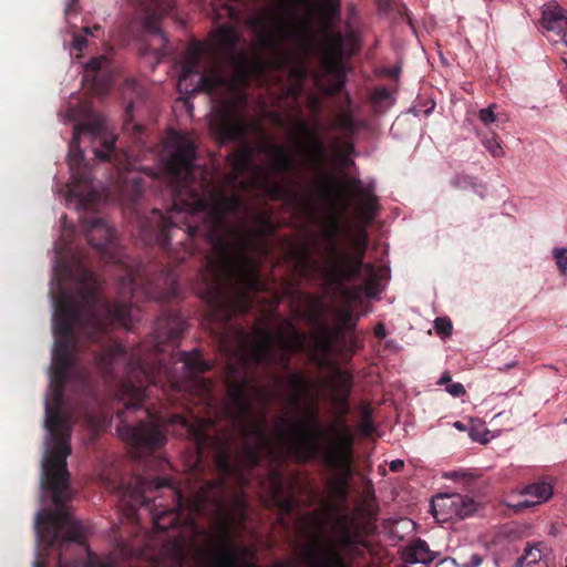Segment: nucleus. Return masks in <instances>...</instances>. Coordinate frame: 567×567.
<instances>
[{
  "mask_svg": "<svg viewBox=\"0 0 567 567\" xmlns=\"http://www.w3.org/2000/svg\"><path fill=\"white\" fill-rule=\"evenodd\" d=\"M138 276L136 270H128L120 281L121 289L127 291L122 292L121 300L112 302L102 293L100 280L80 256L73 257L70 262L62 259L56 261L53 278L56 291H51L54 305V348L50 374L52 404H45V427L54 444L43 460L41 480L42 487L51 492L55 508L42 509L35 516L38 538L48 548L56 546L58 550H90L85 544L84 526L66 509L70 497L66 457L71 454V432L68 420L61 413L64 389L72 374L81 390L89 386V371H78L75 368L81 339L91 343L90 358L105 378L113 375L117 361H126L127 379L121 384L124 409L116 413V432L135 451L150 453L166 443L162 417L143 405L151 386L161 385L163 393L168 395L164 389L168 384L172 391L182 396L194 389L198 402L212 406L213 382L198 377L209 371L212 365L197 349L177 351L171 355L174 365L182 364L181 373L165 362V347L176 344L186 329V322L178 311L163 310L150 340L130 355L121 343L111 338L112 326L131 329L134 324L135 310L126 297L133 296Z\"/></svg>",
  "mask_w": 567,
  "mask_h": 567,
  "instance_id": "f257e3e1",
  "label": "nucleus"
},
{
  "mask_svg": "<svg viewBox=\"0 0 567 567\" xmlns=\"http://www.w3.org/2000/svg\"><path fill=\"white\" fill-rule=\"evenodd\" d=\"M83 135L92 137L99 159L116 167L121 198L136 215L137 234L144 245L158 246L176 264L198 252L200 299L219 318L247 311L251 297L266 290L259 264L249 252H268L267 238L276 231L271 217L260 213L255 216L254 228L235 229L228 217H237L247 209L243 197L237 193L226 195L206 169L194 164L196 147L183 135L174 136L171 154L164 162L172 207L165 214L153 208L150 214L140 215L145 184L136 172L133 154L116 147V136L100 116L75 124L69 146L71 178L66 185L68 195L84 206L96 202L97 192L93 186L92 169L80 150Z\"/></svg>",
  "mask_w": 567,
  "mask_h": 567,
  "instance_id": "f03ea898",
  "label": "nucleus"
},
{
  "mask_svg": "<svg viewBox=\"0 0 567 567\" xmlns=\"http://www.w3.org/2000/svg\"><path fill=\"white\" fill-rule=\"evenodd\" d=\"M254 297L247 311H236L227 319L215 316L213 308L207 306V319L223 328V331L218 332V342L226 359L225 386L230 403V408L223 412L227 414L229 425L210 434L209 429L215 426V420L209 416L203 419L192 412L189 416L174 414L169 420L172 424H179L186 431L187 436L194 442L198 458L206 452L212 454L215 468L220 476L216 485L220 488L228 477L241 480L245 470L257 467L264 454L270 457L276 455L274 442L266 429L265 414H252L249 390L256 383V370L259 367L269 369L277 365L288 371V403L293 410H299L306 399L309 401L298 421L284 420L288 427H277L278 437L280 430L289 431L293 424L307 420L308 406H315L318 411L309 379L301 372L290 371L291 354L305 349L303 332L289 323L288 336L282 332L275 334L268 329H260L251 336L244 328L229 323L234 316L249 312Z\"/></svg>",
  "mask_w": 567,
  "mask_h": 567,
  "instance_id": "7ed1b4c3",
  "label": "nucleus"
},
{
  "mask_svg": "<svg viewBox=\"0 0 567 567\" xmlns=\"http://www.w3.org/2000/svg\"><path fill=\"white\" fill-rule=\"evenodd\" d=\"M240 74L226 76L219 71H213L209 76L200 78L199 89L217 94V107L213 110L209 121L212 132L221 142H234L240 147L231 152L228 164L231 168L225 177V184L234 188L248 189L251 184H258L268 176L264 166L255 163L256 154H266L274 173L288 177L296 172L295 158L285 146L261 141L251 144L248 136L251 133L265 137L260 123L249 120L244 111L247 103V95L238 90Z\"/></svg>",
  "mask_w": 567,
  "mask_h": 567,
  "instance_id": "20e7f679",
  "label": "nucleus"
},
{
  "mask_svg": "<svg viewBox=\"0 0 567 567\" xmlns=\"http://www.w3.org/2000/svg\"><path fill=\"white\" fill-rule=\"evenodd\" d=\"M327 436L315 406L307 408V420L296 423L289 431H279V441L301 462L320 457L322 463L338 473L329 482L333 497L344 502L349 495V483L352 475L353 434L348 425H342L338 437L329 442L322 450L320 443Z\"/></svg>",
  "mask_w": 567,
  "mask_h": 567,
  "instance_id": "39448f33",
  "label": "nucleus"
},
{
  "mask_svg": "<svg viewBox=\"0 0 567 567\" xmlns=\"http://www.w3.org/2000/svg\"><path fill=\"white\" fill-rule=\"evenodd\" d=\"M239 42L237 31L230 25H220L210 33V54L216 61L205 74L199 73V61L202 56V47L196 44L188 53L187 58L182 63V72L178 78V90L182 91L185 85V92H188V86L193 85V79L197 76L195 85L192 87L193 93L204 92L208 94L216 110L218 101L217 90L209 93L199 89L200 78L209 76L213 71H219L226 76H236L240 74V82L238 90H243L248 82V73L246 68V56L244 53H236V48Z\"/></svg>",
  "mask_w": 567,
  "mask_h": 567,
  "instance_id": "423d86ee",
  "label": "nucleus"
},
{
  "mask_svg": "<svg viewBox=\"0 0 567 567\" xmlns=\"http://www.w3.org/2000/svg\"><path fill=\"white\" fill-rule=\"evenodd\" d=\"M336 538L316 534L305 545L302 558L307 567H367L369 544L361 538L353 517H336Z\"/></svg>",
  "mask_w": 567,
  "mask_h": 567,
  "instance_id": "0eeeda50",
  "label": "nucleus"
},
{
  "mask_svg": "<svg viewBox=\"0 0 567 567\" xmlns=\"http://www.w3.org/2000/svg\"><path fill=\"white\" fill-rule=\"evenodd\" d=\"M120 489L130 516L142 506L152 515L154 528L158 532H165L178 524V507L182 506L183 495L172 488L166 480H147L135 475L128 485H121Z\"/></svg>",
  "mask_w": 567,
  "mask_h": 567,
  "instance_id": "6e6552de",
  "label": "nucleus"
},
{
  "mask_svg": "<svg viewBox=\"0 0 567 567\" xmlns=\"http://www.w3.org/2000/svg\"><path fill=\"white\" fill-rule=\"evenodd\" d=\"M367 245V236L362 234L357 240L358 249L351 256L347 252L339 254L336 244H331V260L323 269L324 277L330 286L342 289L346 282L353 281L361 276Z\"/></svg>",
  "mask_w": 567,
  "mask_h": 567,
  "instance_id": "1a4fd4ad",
  "label": "nucleus"
},
{
  "mask_svg": "<svg viewBox=\"0 0 567 567\" xmlns=\"http://www.w3.org/2000/svg\"><path fill=\"white\" fill-rule=\"evenodd\" d=\"M203 558L210 567H239L240 557L231 543V526L224 519L216 529L214 539H209L202 550Z\"/></svg>",
  "mask_w": 567,
  "mask_h": 567,
  "instance_id": "9d476101",
  "label": "nucleus"
},
{
  "mask_svg": "<svg viewBox=\"0 0 567 567\" xmlns=\"http://www.w3.org/2000/svg\"><path fill=\"white\" fill-rule=\"evenodd\" d=\"M89 244L105 262H120L115 233L103 218L91 216L81 220Z\"/></svg>",
  "mask_w": 567,
  "mask_h": 567,
  "instance_id": "9b49d317",
  "label": "nucleus"
},
{
  "mask_svg": "<svg viewBox=\"0 0 567 567\" xmlns=\"http://www.w3.org/2000/svg\"><path fill=\"white\" fill-rule=\"evenodd\" d=\"M319 193L327 200H332L336 193L342 197L344 195L363 197L359 205V213L367 223L373 221L379 207L377 197L362 187L359 178H352L348 185L339 186L332 177L324 175L319 185Z\"/></svg>",
  "mask_w": 567,
  "mask_h": 567,
  "instance_id": "f8f14e48",
  "label": "nucleus"
},
{
  "mask_svg": "<svg viewBox=\"0 0 567 567\" xmlns=\"http://www.w3.org/2000/svg\"><path fill=\"white\" fill-rule=\"evenodd\" d=\"M247 23L257 34L260 47L266 49H277L287 32L285 19L271 8L251 17Z\"/></svg>",
  "mask_w": 567,
  "mask_h": 567,
  "instance_id": "ddd939ff",
  "label": "nucleus"
},
{
  "mask_svg": "<svg viewBox=\"0 0 567 567\" xmlns=\"http://www.w3.org/2000/svg\"><path fill=\"white\" fill-rule=\"evenodd\" d=\"M261 488L266 495L267 504L281 514L288 515L297 506L293 496V484L286 480L278 467L269 470L266 478L261 482Z\"/></svg>",
  "mask_w": 567,
  "mask_h": 567,
  "instance_id": "4468645a",
  "label": "nucleus"
},
{
  "mask_svg": "<svg viewBox=\"0 0 567 567\" xmlns=\"http://www.w3.org/2000/svg\"><path fill=\"white\" fill-rule=\"evenodd\" d=\"M291 137L297 146L301 147L302 155L308 164L321 172L326 159V146L317 134L303 118H296L290 130Z\"/></svg>",
  "mask_w": 567,
  "mask_h": 567,
  "instance_id": "2eb2a0df",
  "label": "nucleus"
},
{
  "mask_svg": "<svg viewBox=\"0 0 567 567\" xmlns=\"http://www.w3.org/2000/svg\"><path fill=\"white\" fill-rule=\"evenodd\" d=\"M477 506L473 497L458 493L440 495L432 501L433 515L439 520L468 517L476 512Z\"/></svg>",
  "mask_w": 567,
  "mask_h": 567,
  "instance_id": "dca6fc26",
  "label": "nucleus"
},
{
  "mask_svg": "<svg viewBox=\"0 0 567 567\" xmlns=\"http://www.w3.org/2000/svg\"><path fill=\"white\" fill-rule=\"evenodd\" d=\"M351 389L352 381L351 377L348 374L339 373L336 380L330 384V401L339 419V426L336 427L334 425H331L330 427L334 434L332 441L338 437V434L340 433L342 425H347L343 419L346 415H348L350 411L349 398ZM329 442H331V440Z\"/></svg>",
  "mask_w": 567,
  "mask_h": 567,
  "instance_id": "f3484780",
  "label": "nucleus"
},
{
  "mask_svg": "<svg viewBox=\"0 0 567 567\" xmlns=\"http://www.w3.org/2000/svg\"><path fill=\"white\" fill-rule=\"evenodd\" d=\"M145 295L148 299L166 302L179 298V286L174 270L162 269L156 282H147Z\"/></svg>",
  "mask_w": 567,
  "mask_h": 567,
  "instance_id": "a211bd4d",
  "label": "nucleus"
},
{
  "mask_svg": "<svg viewBox=\"0 0 567 567\" xmlns=\"http://www.w3.org/2000/svg\"><path fill=\"white\" fill-rule=\"evenodd\" d=\"M344 39L340 32L333 33L328 39L322 54V64L330 74L343 73Z\"/></svg>",
  "mask_w": 567,
  "mask_h": 567,
  "instance_id": "6ab92c4d",
  "label": "nucleus"
},
{
  "mask_svg": "<svg viewBox=\"0 0 567 567\" xmlns=\"http://www.w3.org/2000/svg\"><path fill=\"white\" fill-rule=\"evenodd\" d=\"M542 24L567 45V10L557 4L548 6L543 11Z\"/></svg>",
  "mask_w": 567,
  "mask_h": 567,
  "instance_id": "aec40b11",
  "label": "nucleus"
},
{
  "mask_svg": "<svg viewBox=\"0 0 567 567\" xmlns=\"http://www.w3.org/2000/svg\"><path fill=\"white\" fill-rule=\"evenodd\" d=\"M524 494L533 499H526L519 503L517 505L518 507H528L546 502L553 495V486L545 481L536 482L527 485L524 489Z\"/></svg>",
  "mask_w": 567,
  "mask_h": 567,
  "instance_id": "412c9836",
  "label": "nucleus"
},
{
  "mask_svg": "<svg viewBox=\"0 0 567 567\" xmlns=\"http://www.w3.org/2000/svg\"><path fill=\"white\" fill-rule=\"evenodd\" d=\"M542 544L527 545L524 554L517 559V567H530L544 561Z\"/></svg>",
  "mask_w": 567,
  "mask_h": 567,
  "instance_id": "4be33fe9",
  "label": "nucleus"
},
{
  "mask_svg": "<svg viewBox=\"0 0 567 567\" xmlns=\"http://www.w3.org/2000/svg\"><path fill=\"white\" fill-rule=\"evenodd\" d=\"M410 561L427 564L433 560L432 553L425 540H416L410 548Z\"/></svg>",
  "mask_w": 567,
  "mask_h": 567,
  "instance_id": "5701e85b",
  "label": "nucleus"
},
{
  "mask_svg": "<svg viewBox=\"0 0 567 567\" xmlns=\"http://www.w3.org/2000/svg\"><path fill=\"white\" fill-rule=\"evenodd\" d=\"M319 322V333L316 338V346L319 350L326 352L330 349L331 343L333 341V337L330 333L329 329L318 319Z\"/></svg>",
  "mask_w": 567,
  "mask_h": 567,
  "instance_id": "b1692460",
  "label": "nucleus"
},
{
  "mask_svg": "<svg viewBox=\"0 0 567 567\" xmlns=\"http://www.w3.org/2000/svg\"><path fill=\"white\" fill-rule=\"evenodd\" d=\"M339 321L340 324L337 328V332L339 334H342L346 331H352L355 327V321L353 320L352 311L349 308L340 311Z\"/></svg>",
  "mask_w": 567,
  "mask_h": 567,
  "instance_id": "393cba45",
  "label": "nucleus"
},
{
  "mask_svg": "<svg viewBox=\"0 0 567 567\" xmlns=\"http://www.w3.org/2000/svg\"><path fill=\"white\" fill-rule=\"evenodd\" d=\"M336 124L341 131L348 133L355 131L354 117L349 111L341 112L336 118Z\"/></svg>",
  "mask_w": 567,
  "mask_h": 567,
  "instance_id": "a878e982",
  "label": "nucleus"
},
{
  "mask_svg": "<svg viewBox=\"0 0 567 567\" xmlns=\"http://www.w3.org/2000/svg\"><path fill=\"white\" fill-rule=\"evenodd\" d=\"M320 8L327 19H333L340 14V0H320Z\"/></svg>",
  "mask_w": 567,
  "mask_h": 567,
  "instance_id": "bb28decb",
  "label": "nucleus"
},
{
  "mask_svg": "<svg viewBox=\"0 0 567 567\" xmlns=\"http://www.w3.org/2000/svg\"><path fill=\"white\" fill-rule=\"evenodd\" d=\"M553 258L555 259L559 272L565 275L567 272V248H554Z\"/></svg>",
  "mask_w": 567,
  "mask_h": 567,
  "instance_id": "cd10ccee",
  "label": "nucleus"
},
{
  "mask_svg": "<svg viewBox=\"0 0 567 567\" xmlns=\"http://www.w3.org/2000/svg\"><path fill=\"white\" fill-rule=\"evenodd\" d=\"M445 477L463 482L467 489L472 488L474 484L475 477L471 473L461 472V471H452L445 475Z\"/></svg>",
  "mask_w": 567,
  "mask_h": 567,
  "instance_id": "c85d7f7f",
  "label": "nucleus"
},
{
  "mask_svg": "<svg viewBox=\"0 0 567 567\" xmlns=\"http://www.w3.org/2000/svg\"><path fill=\"white\" fill-rule=\"evenodd\" d=\"M483 144L493 157H502L504 155V150L495 136L483 140Z\"/></svg>",
  "mask_w": 567,
  "mask_h": 567,
  "instance_id": "c756f323",
  "label": "nucleus"
},
{
  "mask_svg": "<svg viewBox=\"0 0 567 567\" xmlns=\"http://www.w3.org/2000/svg\"><path fill=\"white\" fill-rule=\"evenodd\" d=\"M434 328L437 334L445 337L452 333L453 326L449 318H436Z\"/></svg>",
  "mask_w": 567,
  "mask_h": 567,
  "instance_id": "7c9ffc66",
  "label": "nucleus"
},
{
  "mask_svg": "<svg viewBox=\"0 0 567 567\" xmlns=\"http://www.w3.org/2000/svg\"><path fill=\"white\" fill-rule=\"evenodd\" d=\"M495 107L496 105L492 104L488 107L478 111V118L484 125L488 126L496 121L497 116L494 113Z\"/></svg>",
  "mask_w": 567,
  "mask_h": 567,
  "instance_id": "2f4dec72",
  "label": "nucleus"
},
{
  "mask_svg": "<svg viewBox=\"0 0 567 567\" xmlns=\"http://www.w3.org/2000/svg\"><path fill=\"white\" fill-rule=\"evenodd\" d=\"M107 60L104 56L92 58L86 64V71H92L95 73L94 81H96L97 73L102 71L104 64H106Z\"/></svg>",
  "mask_w": 567,
  "mask_h": 567,
  "instance_id": "473e14b6",
  "label": "nucleus"
},
{
  "mask_svg": "<svg viewBox=\"0 0 567 567\" xmlns=\"http://www.w3.org/2000/svg\"><path fill=\"white\" fill-rule=\"evenodd\" d=\"M296 260L300 267L307 270H313L317 266V264L311 260L309 252L306 248L300 254L297 255Z\"/></svg>",
  "mask_w": 567,
  "mask_h": 567,
  "instance_id": "72a5a7b5",
  "label": "nucleus"
},
{
  "mask_svg": "<svg viewBox=\"0 0 567 567\" xmlns=\"http://www.w3.org/2000/svg\"><path fill=\"white\" fill-rule=\"evenodd\" d=\"M370 501H374V489L372 484L369 482L364 489V508H362L369 516H372L374 513L370 508Z\"/></svg>",
  "mask_w": 567,
  "mask_h": 567,
  "instance_id": "f704fd0d",
  "label": "nucleus"
},
{
  "mask_svg": "<svg viewBox=\"0 0 567 567\" xmlns=\"http://www.w3.org/2000/svg\"><path fill=\"white\" fill-rule=\"evenodd\" d=\"M390 99V91L386 87H377L371 93V101L380 103Z\"/></svg>",
  "mask_w": 567,
  "mask_h": 567,
  "instance_id": "c9c22d12",
  "label": "nucleus"
},
{
  "mask_svg": "<svg viewBox=\"0 0 567 567\" xmlns=\"http://www.w3.org/2000/svg\"><path fill=\"white\" fill-rule=\"evenodd\" d=\"M269 193H270L271 197L275 199H284L289 195V192L286 188L281 187L277 184H274L270 186Z\"/></svg>",
  "mask_w": 567,
  "mask_h": 567,
  "instance_id": "e433bc0d",
  "label": "nucleus"
},
{
  "mask_svg": "<svg viewBox=\"0 0 567 567\" xmlns=\"http://www.w3.org/2000/svg\"><path fill=\"white\" fill-rule=\"evenodd\" d=\"M360 431L365 436H369L374 432V425L370 420V414L368 411L364 414V421L360 426Z\"/></svg>",
  "mask_w": 567,
  "mask_h": 567,
  "instance_id": "4c0bfd02",
  "label": "nucleus"
},
{
  "mask_svg": "<svg viewBox=\"0 0 567 567\" xmlns=\"http://www.w3.org/2000/svg\"><path fill=\"white\" fill-rule=\"evenodd\" d=\"M446 391L455 398L465 394V389L462 383H451L446 385Z\"/></svg>",
  "mask_w": 567,
  "mask_h": 567,
  "instance_id": "58836bf2",
  "label": "nucleus"
},
{
  "mask_svg": "<svg viewBox=\"0 0 567 567\" xmlns=\"http://www.w3.org/2000/svg\"><path fill=\"white\" fill-rule=\"evenodd\" d=\"M483 563V557L480 554H472L467 561L464 563V567H478Z\"/></svg>",
  "mask_w": 567,
  "mask_h": 567,
  "instance_id": "ea45409f",
  "label": "nucleus"
},
{
  "mask_svg": "<svg viewBox=\"0 0 567 567\" xmlns=\"http://www.w3.org/2000/svg\"><path fill=\"white\" fill-rule=\"evenodd\" d=\"M468 435L473 441L485 443L487 442L486 439L483 437L480 430L475 429L474 426H470L468 429Z\"/></svg>",
  "mask_w": 567,
  "mask_h": 567,
  "instance_id": "a19ab883",
  "label": "nucleus"
},
{
  "mask_svg": "<svg viewBox=\"0 0 567 567\" xmlns=\"http://www.w3.org/2000/svg\"><path fill=\"white\" fill-rule=\"evenodd\" d=\"M470 184H472V178L470 176H456L453 181V185L460 188Z\"/></svg>",
  "mask_w": 567,
  "mask_h": 567,
  "instance_id": "79ce46f5",
  "label": "nucleus"
},
{
  "mask_svg": "<svg viewBox=\"0 0 567 567\" xmlns=\"http://www.w3.org/2000/svg\"><path fill=\"white\" fill-rule=\"evenodd\" d=\"M86 39L85 38H82L80 35H75L73 38V48L78 51H82L83 48H85L86 45Z\"/></svg>",
  "mask_w": 567,
  "mask_h": 567,
  "instance_id": "37998d69",
  "label": "nucleus"
},
{
  "mask_svg": "<svg viewBox=\"0 0 567 567\" xmlns=\"http://www.w3.org/2000/svg\"><path fill=\"white\" fill-rule=\"evenodd\" d=\"M374 336L378 339H384L385 338L386 331H385V328H384V326L382 323L377 324V327L374 328Z\"/></svg>",
  "mask_w": 567,
  "mask_h": 567,
  "instance_id": "c03bdc74",
  "label": "nucleus"
},
{
  "mask_svg": "<svg viewBox=\"0 0 567 567\" xmlns=\"http://www.w3.org/2000/svg\"><path fill=\"white\" fill-rule=\"evenodd\" d=\"M403 466H404V463L401 460H395L390 463V470L392 472H399Z\"/></svg>",
  "mask_w": 567,
  "mask_h": 567,
  "instance_id": "a18cd8bd",
  "label": "nucleus"
},
{
  "mask_svg": "<svg viewBox=\"0 0 567 567\" xmlns=\"http://www.w3.org/2000/svg\"><path fill=\"white\" fill-rule=\"evenodd\" d=\"M439 384H451V375L449 374V372H444L442 374V377L439 380Z\"/></svg>",
  "mask_w": 567,
  "mask_h": 567,
  "instance_id": "49530a36",
  "label": "nucleus"
},
{
  "mask_svg": "<svg viewBox=\"0 0 567 567\" xmlns=\"http://www.w3.org/2000/svg\"><path fill=\"white\" fill-rule=\"evenodd\" d=\"M454 426H455L457 430H460V431H468V429H470L465 423H463V422H461V421H456V422L454 423Z\"/></svg>",
  "mask_w": 567,
  "mask_h": 567,
  "instance_id": "de8ad7c7",
  "label": "nucleus"
},
{
  "mask_svg": "<svg viewBox=\"0 0 567 567\" xmlns=\"http://www.w3.org/2000/svg\"><path fill=\"white\" fill-rule=\"evenodd\" d=\"M516 367V361H512L509 363H506L503 368H498L499 371H507L512 368Z\"/></svg>",
  "mask_w": 567,
  "mask_h": 567,
  "instance_id": "09e8293b",
  "label": "nucleus"
},
{
  "mask_svg": "<svg viewBox=\"0 0 567 567\" xmlns=\"http://www.w3.org/2000/svg\"><path fill=\"white\" fill-rule=\"evenodd\" d=\"M147 24H148V28H150L152 31H154V32H156V33H161V30L157 28V25H155V23H153V22L148 21V22H147Z\"/></svg>",
  "mask_w": 567,
  "mask_h": 567,
  "instance_id": "8fccbe9b",
  "label": "nucleus"
},
{
  "mask_svg": "<svg viewBox=\"0 0 567 567\" xmlns=\"http://www.w3.org/2000/svg\"><path fill=\"white\" fill-rule=\"evenodd\" d=\"M134 133L136 135V138L140 140V136L142 134V127L138 125L134 126Z\"/></svg>",
  "mask_w": 567,
  "mask_h": 567,
  "instance_id": "3c124183",
  "label": "nucleus"
},
{
  "mask_svg": "<svg viewBox=\"0 0 567 567\" xmlns=\"http://www.w3.org/2000/svg\"><path fill=\"white\" fill-rule=\"evenodd\" d=\"M236 504H237L238 508H240L243 512H245V509H246V504H245L243 501H239V499H238V501L236 502Z\"/></svg>",
  "mask_w": 567,
  "mask_h": 567,
  "instance_id": "603ef678",
  "label": "nucleus"
},
{
  "mask_svg": "<svg viewBox=\"0 0 567 567\" xmlns=\"http://www.w3.org/2000/svg\"><path fill=\"white\" fill-rule=\"evenodd\" d=\"M73 6H74V1L66 7V9H65L66 14H69L71 12V10L73 9Z\"/></svg>",
  "mask_w": 567,
  "mask_h": 567,
  "instance_id": "864d4df0",
  "label": "nucleus"
},
{
  "mask_svg": "<svg viewBox=\"0 0 567 567\" xmlns=\"http://www.w3.org/2000/svg\"><path fill=\"white\" fill-rule=\"evenodd\" d=\"M34 565H35V567H45L44 563H42L40 560H35Z\"/></svg>",
  "mask_w": 567,
  "mask_h": 567,
  "instance_id": "5fc2aeb1",
  "label": "nucleus"
},
{
  "mask_svg": "<svg viewBox=\"0 0 567 567\" xmlns=\"http://www.w3.org/2000/svg\"><path fill=\"white\" fill-rule=\"evenodd\" d=\"M179 560L183 561L184 560V551L183 549L181 548L179 549Z\"/></svg>",
  "mask_w": 567,
  "mask_h": 567,
  "instance_id": "6e6d98bb",
  "label": "nucleus"
},
{
  "mask_svg": "<svg viewBox=\"0 0 567 567\" xmlns=\"http://www.w3.org/2000/svg\"><path fill=\"white\" fill-rule=\"evenodd\" d=\"M367 293H368V296H372V295H373V293H372V289H371L370 287L368 288Z\"/></svg>",
  "mask_w": 567,
  "mask_h": 567,
  "instance_id": "4d7b16f0",
  "label": "nucleus"
},
{
  "mask_svg": "<svg viewBox=\"0 0 567 567\" xmlns=\"http://www.w3.org/2000/svg\"><path fill=\"white\" fill-rule=\"evenodd\" d=\"M220 517H228L224 511H220Z\"/></svg>",
  "mask_w": 567,
  "mask_h": 567,
  "instance_id": "13d9d810",
  "label": "nucleus"
},
{
  "mask_svg": "<svg viewBox=\"0 0 567 567\" xmlns=\"http://www.w3.org/2000/svg\"><path fill=\"white\" fill-rule=\"evenodd\" d=\"M131 107H132V105L127 106V109H126V113H130V112H131Z\"/></svg>",
  "mask_w": 567,
  "mask_h": 567,
  "instance_id": "bf43d9fd",
  "label": "nucleus"
},
{
  "mask_svg": "<svg viewBox=\"0 0 567 567\" xmlns=\"http://www.w3.org/2000/svg\"><path fill=\"white\" fill-rule=\"evenodd\" d=\"M564 62H565V64H566V68H565V69L567 70V62H566V61H564Z\"/></svg>",
  "mask_w": 567,
  "mask_h": 567,
  "instance_id": "052dcab7",
  "label": "nucleus"
}]
</instances>
